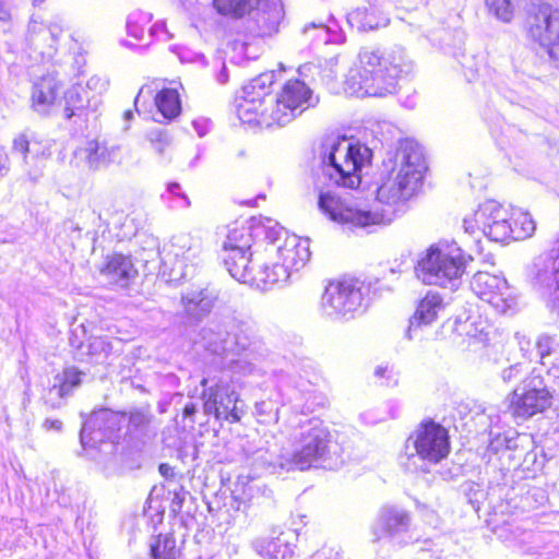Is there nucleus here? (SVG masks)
I'll use <instances>...</instances> for the list:
<instances>
[{
  "instance_id": "1",
  "label": "nucleus",
  "mask_w": 559,
  "mask_h": 559,
  "mask_svg": "<svg viewBox=\"0 0 559 559\" xmlns=\"http://www.w3.org/2000/svg\"><path fill=\"white\" fill-rule=\"evenodd\" d=\"M204 348L217 356H237L228 369L234 373H251L253 362L267 355V348L252 324L233 313L215 314L199 332Z\"/></svg>"
},
{
  "instance_id": "2",
  "label": "nucleus",
  "mask_w": 559,
  "mask_h": 559,
  "mask_svg": "<svg viewBox=\"0 0 559 559\" xmlns=\"http://www.w3.org/2000/svg\"><path fill=\"white\" fill-rule=\"evenodd\" d=\"M413 69V61L401 47L385 55L362 49L347 74L346 91L358 97H384L395 93L399 80L408 76Z\"/></svg>"
},
{
  "instance_id": "3",
  "label": "nucleus",
  "mask_w": 559,
  "mask_h": 559,
  "mask_svg": "<svg viewBox=\"0 0 559 559\" xmlns=\"http://www.w3.org/2000/svg\"><path fill=\"white\" fill-rule=\"evenodd\" d=\"M426 170L423 147L411 139L399 141L382 160L378 201L389 206L404 204L421 186Z\"/></svg>"
},
{
  "instance_id": "4",
  "label": "nucleus",
  "mask_w": 559,
  "mask_h": 559,
  "mask_svg": "<svg viewBox=\"0 0 559 559\" xmlns=\"http://www.w3.org/2000/svg\"><path fill=\"white\" fill-rule=\"evenodd\" d=\"M319 156L323 173L337 187L358 188L361 168L371 162V150L352 138L325 135L320 143Z\"/></svg>"
},
{
  "instance_id": "5",
  "label": "nucleus",
  "mask_w": 559,
  "mask_h": 559,
  "mask_svg": "<svg viewBox=\"0 0 559 559\" xmlns=\"http://www.w3.org/2000/svg\"><path fill=\"white\" fill-rule=\"evenodd\" d=\"M472 257L464 253L455 241H440L430 246L417 261L415 273L426 285L455 290L462 283L466 264Z\"/></svg>"
},
{
  "instance_id": "6",
  "label": "nucleus",
  "mask_w": 559,
  "mask_h": 559,
  "mask_svg": "<svg viewBox=\"0 0 559 559\" xmlns=\"http://www.w3.org/2000/svg\"><path fill=\"white\" fill-rule=\"evenodd\" d=\"M318 207L331 221L348 229H362L367 233L377 226L389 225L394 217V212L361 209L332 190L320 191Z\"/></svg>"
},
{
  "instance_id": "7",
  "label": "nucleus",
  "mask_w": 559,
  "mask_h": 559,
  "mask_svg": "<svg viewBox=\"0 0 559 559\" xmlns=\"http://www.w3.org/2000/svg\"><path fill=\"white\" fill-rule=\"evenodd\" d=\"M368 294L369 287L358 278L331 282L322 295V312L332 320L348 321L365 312Z\"/></svg>"
},
{
  "instance_id": "8",
  "label": "nucleus",
  "mask_w": 559,
  "mask_h": 559,
  "mask_svg": "<svg viewBox=\"0 0 559 559\" xmlns=\"http://www.w3.org/2000/svg\"><path fill=\"white\" fill-rule=\"evenodd\" d=\"M318 103L319 97L313 95L304 81L289 80L276 97H271L270 108H265L264 114H261L260 127L286 126Z\"/></svg>"
},
{
  "instance_id": "9",
  "label": "nucleus",
  "mask_w": 559,
  "mask_h": 559,
  "mask_svg": "<svg viewBox=\"0 0 559 559\" xmlns=\"http://www.w3.org/2000/svg\"><path fill=\"white\" fill-rule=\"evenodd\" d=\"M298 447L289 453L290 461L285 462L286 466L294 471H306L311 467L332 468L330 463L331 433L319 420H310L302 426Z\"/></svg>"
},
{
  "instance_id": "10",
  "label": "nucleus",
  "mask_w": 559,
  "mask_h": 559,
  "mask_svg": "<svg viewBox=\"0 0 559 559\" xmlns=\"http://www.w3.org/2000/svg\"><path fill=\"white\" fill-rule=\"evenodd\" d=\"M230 370H222L219 374L204 377L202 397L204 412L217 419L237 423L245 414V403L238 397L230 382Z\"/></svg>"
},
{
  "instance_id": "11",
  "label": "nucleus",
  "mask_w": 559,
  "mask_h": 559,
  "mask_svg": "<svg viewBox=\"0 0 559 559\" xmlns=\"http://www.w3.org/2000/svg\"><path fill=\"white\" fill-rule=\"evenodd\" d=\"M554 395L540 372L533 370L510 395L509 409L515 418L528 419L552 405Z\"/></svg>"
},
{
  "instance_id": "12",
  "label": "nucleus",
  "mask_w": 559,
  "mask_h": 559,
  "mask_svg": "<svg viewBox=\"0 0 559 559\" xmlns=\"http://www.w3.org/2000/svg\"><path fill=\"white\" fill-rule=\"evenodd\" d=\"M465 233L474 235L480 230L491 241L506 242L512 236L511 214L508 209L495 200L481 203L474 213V218H464Z\"/></svg>"
},
{
  "instance_id": "13",
  "label": "nucleus",
  "mask_w": 559,
  "mask_h": 559,
  "mask_svg": "<svg viewBox=\"0 0 559 559\" xmlns=\"http://www.w3.org/2000/svg\"><path fill=\"white\" fill-rule=\"evenodd\" d=\"M528 35L545 47L559 68V9L548 3L533 5L527 15Z\"/></svg>"
},
{
  "instance_id": "14",
  "label": "nucleus",
  "mask_w": 559,
  "mask_h": 559,
  "mask_svg": "<svg viewBox=\"0 0 559 559\" xmlns=\"http://www.w3.org/2000/svg\"><path fill=\"white\" fill-rule=\"evenodd\" d=\"M127 420V414L102 408L85 419L80 431V441L84 449L97 448L109 443L111 448L119 439V432Z\"/></svg>"
},
{
  "instance_id": "15",
  "label": "nucleus",
  "mask_w": 559,
  "mask_h": 559,
  "mask_svg": "<svg viewBox=\"0 0 559 559\" xmlns=\"http://www.w3.org/2000/svg\"><path fill=\"white\" fill-rule=\"evenodd\" d=\"M275 72L261 73L242 87V96L237 104V115L242 123L260 127L261 114H264L266 103L270 104V87L275 82Z\"/></svg>"
},
{
  "instance_id": "16",
  "label": "nucleus",
  "mask_w": 559,
  "mask_h": 559,
  "mask_svg": "<svg viewBox=\"0 0 559 559\" xmlns=\"http://www.w3.org/2000/svg\"><path fill=\"white\" fill-rule=\"evenodd\" d=\"M471 289L498 312L506 313L516 305V298L507 280L488 272H477L471 281Z\"/></svg>"
},
{
  "instance_id": "17",
  "label": "nucleus",
  "mask_w": 559,
  "mask_h": 559,
  "mask_svg": "<svg viewBox=\"0 0 559 559\" xmlns=\"http://www.w3.org/2000/svg\"><path fill=\"white\" fill-rule=\"evenodd\" d=\"M412 438L416 455L428 463L437 464L450 452L448 430L432 420L423 423Z\"/></svg>"
},
{
  "instance_id": "18",
  "label": "nucleus",
  "mask_w": 559,
  "mask_h": 559,
  "mask_svg": "<svg viewBox=\"0 0 559 559\" xmlns=\"http://www.w3.org/2000/svg\"><path fill=\"white\" fill-rule=\"evenodd\" d=\"M100 104L102 99L97 95H90L83 85L76 84L64 94L63 117L83 130L97 119Z\"/></svg>"
},
{
  "instance_id": "19",
  "label": "nucleus",
  "mask_w": 559,
  "mask_h": 559,
  "mask_svg": "<svg viewBox=\"0 0 559 559\" xmlns=\"http://www.w3.org/2000/svg\"><path fill=\"white\" fill-rule=\"evenodd\" d=\"M255 7L248 10L243 20L245 31L252 37L271 36L278 31L284 17L281 0H255Z\"/></svg>"
},
{
  "instance_id": "20",
  "label": "nucleus",
  "mask_w": 559,
  "mask_h": 559,
  "mask_svg": "<svg viewBox=\"0 0 559 559\" xmlns=\"http://www.w3.org/2000/svg\"><path fill=\"white\" fill-rule=\"evenodd\" d=\"M412 523L411 514L403 508L386 504L380 508L371 526L373 540L382 538L399 539L408 532Z\"/></svg>"
},
{
  "instance_id": "21",
  "label": "nucleus",
  "mask_w": 559,
  "mask_h": 559,
  "mask_svg": "<svg viewBox=\"0 0 559 559\" xmlns=\"http://www.w3.org/2000/svg\"><path fill=\"white\" fill-rule=\"evenodd\" d=\"M528 278L537 290H559V236L549 254L539 255L533 261Z\"/></svg>"
},
{
  "instance_id": "22",
  "label": "nucleus",
  "mask_w": 559,
  "mask_h": 559,
  "mask_svg": "<svg viewBox=\"0 0 559 559\" xmlns=\"http://www.w3.org/2000/svg\"><path fill=\"white\" fill-rule=\"evenodd\" d=\"M12 154L19 155L31 180L36 181L41 177V169H32V162L47 159L51 156V143L38 141L26 132L17 134L12 142Z\"/></svg>"
},
{
  "instance_id": "23",
  "label": "nucleus",
  "mask_w": 559,
  "mask_h": 559,
  "mask_svg": "<svg viewBox=\"0 0 559 559\" xmlns=\"http://www.w3.org/2000/svg\"><path fill=\"white\" fill-rule=\"evenodd\" d=\"M202 243L190 235H178L173 238L169 251L163 258L165 264L171 263L173 270L178 269L181 276H187L189 265L199 263Z\"/></svg>"
},
{
  "instance_id": "24",
  "label": "nucleus",
  "mask_w": 559,
  "mask_h": 559,
  "mask_svg": "<svg viewBox=\"0 0 559 559\" xmlns=\"http://www.w3.org/2000/svg\"><path fill=\"white\" fill-rule=\"evenodd\" d=\"M62 27L58 23L45 24L32 17L27 26V40L29 47L38 52L43 60H50L57 52V44Z\"/></svg>"
},
{
  "instance_id": "25",
  "label": "nucleus",
  "mask_w": 559,
  "mask_h": 559,
  "mask_svg": "<svg viewBox=\"0 0 559 559\" xmlns=\"http://www.w3.org/2000/svg\"><path fill=\"white\" fill-rule=\"evenodd\" d=\"M85 377L86 373L74 366L64 368L53 377L52 385L44 395L45 404L52 409L62 407L64 401L81 386Z\"/></svg>"
},
{
  "instance_id": "26",
  "label": "nucleus",
  "mask_w": 559,
  "mask_h": 559,
  "mask_svg": "<svg viewBox=\"0 0 559 559\" xmlns=\"http://www.w3.org/2000/svg\"><path fill=\"white\" fill-rule=\"evenodd\" d=\"M218 299L214 288L204 287L191 289L181 296L183 316L190 325L202 322L213 310Z\"/></svg>"
},
{
  "instance_id": "27",
  "label": "nucleus",
  "mask_w": 559,
  "mask_h": 559,
  "mask_svg": "<svg viewBox=\"0 0 559 559\" xmlns=\"http://www.w3.org/2000/svg\"><path fill=\"white\" fill-rule=\"evenodd\" d=\"M61 88L62 83L55 74L48 73L39 78L32 87L33 110L43 117L49 116L55 108Z\"/></svg>"
},
{
  "instance_id": "28",
  "label": "nucleus",
  "mask_w": 559,
  "mask_h": 559,
  "mask_svg": "<svg viewBox=\"0 0 559 559\" xmlns=\"http://www.w3.org/2000/svg\"><path fill=\"white\" fill-rule=\"evenodd\" d=\"M117 156L116 147H108L98 140H88L73 153L76 166H84L90 170H97L108 166Z\"/></svg>"
},
{
  "instance_id": "29",
  "label": "nucleus",
  "mask_w": 559,
  "mask_h": 559,
  "mask_svg": "<svg viewBox=\"0 0 559 559\" xmlns=\"http://www.w3.org/2000/svg\"><path fill=\"white\" fill-rule=\"evenodd\" d=\"M99 273L108 285L126 288L135 280L138 270L129 257L112 254L106 258Z\"/></svg>"
},
{
  "instance_id": "30",
  "label": "nucleus",
  "mask_w": 559,
  "mask_h": 559,
  "mask_svg": "<svg viewBox=\"0 0 559 559\" xmlns=\"http://www.w3.org/2000/svg\"><path fill=\"white\" fill-rule=\"evenodd\" d=\"M447 302L443 297L437 292H428L418 302L415 313L409 319L408 330L406 335L409 340L413 338L412 333L421 326L430 325L435 322L440 312L445 309Z\"/></svg>"
},
{
  "instance_id": "31",
  "label": "nucleus",
  "mask_w": 559,
  "mask_h": 559,
  "mask_svg": "<svg viewBox=\"0 0 559 559\" xmlns=\"http://www.w3.org/2000/svg\"><path fill=\"white\" fill-rule=\"evenodd\" d=\"M281 264L289 272L298 271L309 261L311 252L307 239H301L295 235L287 236L284 243L277 249Z\"/></svg>"
},
{
  "instance_id": "32",
  "label": "nucleus",
  "mask_w": 559,
  "mask_h": 559,
  "mask_svg": "<svg viewBox=\"0 0 559 559\" xmlns=\"http://www.w3.org/2000/svg\"><path fill=\"white\" fill-rule=\"evenodd\" d=\"M295 533L292 531L281 532L275 537H261L252 542L253 549L263 558L287 559L294 555L295 544L292 538Z\"/></svg>"
},
{
  "instance_id": "33",
  "label": "nucleus",
  "mask_w": 559,
  "mask_h": 559,
  "mask_svg": "<svg viewBox=\"0 0 559 559\" xmlns=\"http://www.w3.org/2000/svg\"><path fill=\"white\" fill-rule=\"evenodd\" d=\"M226 270L239 283L251 285L254 282V267L251 251H226L223 255Z\"/></svg>"
},
{
  "instance_id": "34",
  "label": "nucleus",
  "mask_w": 559,
  "mask_h": 559,
  "mask_svg": "<svg viewBox=\"0 0 559 559\" xmlns=\"http://www.w3.org/2000/svg\"><path fill=\"white\" fill-rule=\"evenodd\" d=\"M321 380L320 374L313 373L307 380L300 376V379L295 382L296 389L305 399L304 411L313 412L316 407H324L328 403L326 396L317 390Z\"/></svg>"
},
{
  "instance_id": "35",
  "label": "nucleus",
  "mask_w": 559,
  "mask_h": 559,
  "mask_svg": "<svg viewBox=\"0 0 559 559\" xmlns=\"http://www.w3.org/2000/svg\"><path fill=\"white\" fill-rule=\"evenodd\" d=\"M154 103L158 112L167 120H173L181 112V102L176 88L165 87L156 93Z\"/></svg>"
},
{
  "instance_id": "36",
  "label": "nucleus",
  "mask_w": 559,
  "mask_h": 559,
  "mask_svg": "<svg viewBox=\"0 0 559 559\" xmlns=\"http://www.w3.org/2000/svg\"><path fill=\"white\" fill-rule=\"evenodd\" d=\"M290 273L280 263L270 265H260V270L254 273V282L250 286L264 289L267 285L285 283L289 278Z\"/></svg>"
},
{
  "instance_id": "37",
  "label": "nucleus",
  "mask_w": 559,
  "mask_h": 559,
  "mask_svg": "<svg viewBox=\"0 0 559 559\" xmlns=\"http://www.w3.org/2000/svg\"><path fill=\"white\" fill-rule=\"evenodd\" d=\"M286 461H290L289 453L278 454L271 452L269 449H259L253 454V463L258 467L264 468L272 474L294 471L293 467L286 466Z\"/></svg>"
},
{
  "instance_id": "38",
  "label": "nucleus",
  "mask_w": 559,
  "mask_h": 559,
  "mask_svg": "<svg viewBox=\"0 0 559 559\" xmlns=\"http://www.w3.org/2000/svg\"><path fill=\"white\" fill-rule=\"evenodd\" d=\"M254 233L251 226H240L229 229L224 241L223 251H249L252 246Z\"/></svg>"
},
{
  "instance_id": "39",
  "label": "nucleus",
  "mask_w": 559,
  "mask_h": 559,
  "mask_svg": "<svg viewBox=\"0 0 559 559\" xmlns=\"http://www.w3.org/2000/svg\"><path fill=\"white\" fill-rule=\"evenodd\" d=\"M150 554L152 559H180L182 552L176 547V540L173 535H157L153 537L150 544Z\"/></svg>"
},
{
  "instance_id": "40",
  "label": "nucleus",
  "mask_w": 559,
  "mask_h": 559,
  "mask_svg": "<svg viewBox=\"0 0 559 559\" xmlns=\"http://www.w3.org/2000/svg\"><path fill=\"white\" fill-rule=\"evenodd\" d=\"M511 228L512 236H510V240L518 241L531 237L536 229V225L528 213L519 212L511 215Z\"/></svg>"
},
{
  "instance_id": "41",
  "label": "nucleus",
  "mask_w": 559,
  "mask_h": 559,
  "mask_svg": "<svg viewBox=\"0 0 559 559\" xmlns=\"http://www.w3.org/2000/svg\"><path fill=\"white\" fill-rule=\"evenodd\" d=\"M112 347V343L107 341L106 337L93 336L88 338V343L85 345L82 356H90L95 362H100L111 353Z\"/></svg>"
},
{
  "instance_id": "42",
  "label": "nucleus",
  "mask_w": 559,
  "mask_h": 559,
  "mask_svg": "<svg viewBox=\"0 0 559 559\" xmlns=\"http://www.w3.org/2000/svg\"><path fill=\"white\" fill-rule=\"evenodd\" d=\"M255 0H214L216 10L224 15L242 17Z\"/></svg>"
},
{
  "instance_id": "43",
  "label": "nucleus",
  "mask_w": 559,
  "mask_h": 559,
  "mask_svg": "<svg viewBox=\"0 0 559 559\" xmlns=\"http://www.w3.org/2000/svg\"><path fill=\"white\" fill-rule=\"evenodd\" d=\"M252 231L254 233L255 237H259L263 234L265 239H267L270 242H275L282 237L283 234H286V230L280 226L278 223L271 218H264L253 223Z\"/></svg>"
},
{
  "instance_id": "44",
  "label": "nucleus",
  "mask_w": 559,
  "mask_h": 559,
  "mask_svg": "<svg viewBox=\"0 0 559 559\" xmlns=\"http://www.w3.org/2000/svg\"><path fill=\"white\" fill-rule=\"evenodd\" d=\"M151 21V15L144 12H133L127 20L128 35L138 40H143L145 37L146 25Z\"/></svg>"
},
{
  "instance_id": "45",
  "label": "nucleus",
  "mask_w": 559,
  "mask_h": 559,
  "mask_svg": "<svg viewBox=\"0 0 559 559\" xmlns=\"http://www.w3.org/2000/svg\"><path fill=\"white\" fill-rule=\"evenodd\" d=\"M280 406L272 400L255 403V416L262 424L276 423L278 420Z\"/></svg>"
},
{
  "instance_id": "46",
  "label": "nucleus",
  "mask_w": 559,
  "mask_h": 559,
  "mask_svg": "<svg viewBox=\"0 0 559 559\" xmlns=\"http://www.w3.org/2000/svg\"><path fill=\"white\" fill-rule=\"evenodd\" d=\"M491 14L498 20L509 23L513 17V5L510 0H485Z\"/></svg>"
},
{
  "instance_id": "47",
  "label": "nucleus",
  "mask_w": 559,
  "mask_h": 559,
  "mask_svg": "<svg viewBox=\"0 0 559 559\" xmlns=\"http://www.w3.org/2000/svg\"><path fill=\"white\" fill-rule=\"evenodd\" d=\"M152 147L159 155H163L165 150L171 144V138L166 129L154 128L146 134Z\"/></svg>"
},
{
  "instance_id": "48",
  "label": "nucleus",
  "mask_w": 559,
  "mask_h": 559,
  "mask_svg": "<svg viewBox=\"0 0 559 559\" xmlns=\"http://www.w3.org/2000/svg\"><path fill=\"white\" fill-rule=\"evenodd\" d=\"M151 421L147 411L135 409L128 416V430L131 432H143Z\"/></svg>"
},
{
  "instance_id": "49",
  "label": "nucleus",
  "mask_w": 559,
  "mask_h": 559,
  "mask_svg": "<svg viewBox=\"0 0 559 559\" xmlns=\"http://www.w3.org/2000/svg\"><path fill=\"white\" fill-rule=\"evenodd\" d=\"M349 19L360 23L358 27L364 31L374 29L380 25L378 22H374L373 12L365 8L352 12Z\"/></svg>"
},
{
  "instance_id": "50",
  "label": "nucleus",
  "mask_w": 559,
  "mask_h": 559,
  "mask_svg": "<svg viewBox=\"0 0 559 559\" xmlns=\"http://www.w3.org/2000/svg\"><path fill=\"white\" fill-rule=\"evenodd\" d=\"M230 48V56L229 59L234 63H242L246 60L253 59V56H250L248 50L250 48V45L246 41L241 40H234L229 44Z\"/></svg>"
},
{
  "instance_id": "51",
  "label": "nucleus",
  "mask_w": 559,
  "mask_h": 559,
  "mask_svg": "<svg viewBox=\"0 0 559 559\" xmlns=\"http://www.w3.org/2000/svg\"><path fill=\"white\" fill-rule=\"evenodd\" d=\"M374 376L381 380V384L385 386H395L399 383V372L393 367L379 366L374 370Z\"/></svg>"
},
{
  "instance_id": "52",
  "label": "nucleus",
  "mask_w": 559,
  "mask_h": 559,
  "mask_svg": "<svg viewBox=\"0 0 559 559\" xmlns=\"http://www.w3.org/2000/svg\"><path fill=\"white\" fill-rule=\"evenodd\" d=\"M83 87L88 91L90 95H97L100 98V95L108 87V82L104 78L93 75L86 81V84Z\"/></svg>"
},
{
  "instance_id": "53",
  "label": "nucleus",
  "mask_w": 559,
  "mask_h": 559,
  "mask_svg": "<svg viewBox=\"0 0 559 559\" xmlns=\"http://www.w3.org/2000/svg\"><path fill=\"white\" fill-rule=\"evenodd\" d=\"M311 559H343V551L338 546L325 545L316 551Z\"/></svg>"
},
{
  "instance_id": "54",
  "label": "nucleus",
  "mask_w": 559,
  "mask_h": 559,
  "mask_svg": "<svg viewBox=\"0 0 559 559\" xmlns=\"http://www.w3.org/2000/svg\"><path fill=\"white\" fill-rule=\"evenodd\" d=\"M148 36L162 41H168L173 38V35L166 28L165 22H157L150 26Z\"/></svg>"
},
{
  "instance_id": "55",
  "label": "nucleus",
  "mask_w": 559,
  "mask_h": 559,
  "mask_svg": "<svg viewBox=\"0 0 559 559\" xmlns=\"http://www.w3.org/2000/svg\"><path fill=\"white\" fill-rule=\"evenodd\" d=\"M525 371L524 365L522 362H516L514 365L504 368L501 371V378L503 382L509 383L513 380H516L520 376H522Z\"/></svg>"
},
{
  "instance_id": "56",
  "label": "nucleus",
  "mask_w": 559,
  "mask_h": 559,
  "mask_svg": "<svg viewBox=\"0 0 559 559\" xmlns=\"http://www.w3.org/2000/svg\"><path fill=\"white\" fill-rule=\"evenodd\" d=\"M167 192L177 198L178 206L188 207L190 205L187 194L181 191V187L178 182H169L167 185Z\"/></svg>"
},
{
  "instance_id": "57",
  "label": "nucleus",
  "mask_w": 559,
  "mask_h": 559,
  "mask_svg": "<svg viewBox=\"0 0 559 559\" xmlns=\"http://www.w3.org/2000/svg\"><path fill=\"white\" fill-rule=\"evenodd\" d=\"M192 127L199 136H204L209 133L211 128V121L205 118H199L192 121Z\"/></svg>"
},
{
  "instance_id": "58",
  "label": "nucleus",
  "mask_w": 559,
  "mask_h": 559,
  "mask_svg": "<svg viewBox=\"0 0 559 559\" xmlns=\"http://www.w3.org/2000/svg\"><path fill=\"white\" fill-rule=\"evenodd\" d=\"M552 343L551 338L548 336H543L537 342L538 347V354L542 359L546 357V355H549L551 352H556V349H552L550 344Z\"/></svg>"
},
{
  "instance_id": "59",
  "label": "nucleus",
  "mask_w": 559,
  "mask_h": 559,
  "mask_svg": "<svg viewBox=\"0 0 559 559\" xmlns=\"http://www.w3.org/2000/svg\"><path fill=\"white\" fill-rule=\"evenodd\" d=\"M12 17L11 8L7 0H0V27L10 23Z\"/></svg>"
},
{
  "instance_id": "60",
  "label": "nucleus",
  "mask_w": 559,
  "mask_h": 559,
  "mask_svg": "<svg viewBox=\"0 0 559 559\" xmlns=\"http://www.w3.org/2000/svg\"><path fill=\"white\" fill-rule=\"evenodd\" d=\"M186 493L187 492L183 491L182 487H180L179 490L174 489V498L171 500V510L174 512H180Z\"/></svg>"
},
{
  "instance_id": "61",
  "label": "nucleus",
  "mask_w": 559,
  "mask_h": 559,
  "mask_svg": "<svg viewBox=\"0 0 559 559\" xmlns=\"http://www.w3.org/2000/svg\"><path fill=\"white\" fill-rule=\"evenodd\" d=\"M9 170V156L2 148H0V180L8 175Z\"/></svg>"
},
{
  "instance_id": "62",
  "label": "nucleus",
  "mask_w": 559,
  "mask_h": 559,
  "mask_svg": "<svg viewBox=\"0 0 559 559\" xmlns=\"http://www.w3.org/2000/svg\"><path fill=\"white\" fill-rule=\"evenodd\" d=\"M62 426H63V424L59 419L47 418L43 423V428L45 430H47V431L53 430V431H58L59 432V431H61Z\"/></svg>"
},
{
  "instance_id": "63",
  "label": "nucleus",
  "mask_w": 559,
  "mask_h": 559,
  "mask_svg": "<svg viewBox=\"0 0 559 559\" xmlns=\"http://www.w3.org/2000/svg\"><path fill=\"white\" fill-rule=\"evenodd\" d=\"M75 333H76L75 331H73L71 333V336L69 338V343H70V346L72 348L79 350L80 355H82V352H84V349H85V344L76 337Z\"/></svg>"
},
{
  "instance_id": "64",
  "label": "nucleus",
  "mask_w": 559,
  "mask_h": 559,
  "mask_svg": "<svg viewBox=\"0 0 559 559\" xmlns=\"http://www.w3.org/2000/svg\"><path fill=\"white\" fill-rule=\"evenodd\" d=\"M229 75L228 70L225 62H222L219 71L216 73V81L219 84H226L228 82Z\"/></svg>"
}]
</instances>
